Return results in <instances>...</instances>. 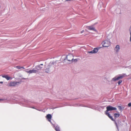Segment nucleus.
Instances as JSON below:
<instances>
[{
  "label": "nucleus",
  "mask_w": 131,
  "mask_h": 131,
  "mask_svg": "<svg viewBox=\"0 0 131 131\" xmlns=\"http://www.w3.org/2000/svg\"><path fill=\"white\" fill-rule=\"evenodd\" d=\"M129 30L130 31V40H131V26L130 27L129 29Z\"/></svg>",
  "instance_id": "17"
},
{
  "label": "nucleus",
  "mask_w": 131,
  "mask_h": 131,
  "mask_svg": "<svg viewBox=\"0 0 131 131\" xmlns=\"http://www.w3.org/2000/svg\"><path fill=\"white\" fill-rule=\"evenodd\" d=\"M3 99H0V100H3Z\"/></svg>",
  "instance_id": "24"
},
{
  "label": "nucleus",
  "mask_w": 131,
  "mask_h": 131,
  "mask_svg": "<svg viewBox=\"0 0 131 131\" xmlns=\"http://www.w3.org/2000/svg\"><path fill=\"white\" fill-rule=\"evenodd\" d=\"M118 109L120 110H121L122 109V107L121 106H118Z\"/></svg>",
  "instance_id": "18"
},
{
  "label": "nucleus",
  "mask_w": 131,
  "mask_h": 131,
  "mask_svg": "<svg viewBox=\"0 0 131 131\" xmlns=\"http://www.w3.org/2000/svg\"><path fill=\"white\" fill-rule=\"evenodd\" d=\"M114 117L115 118L118 117L120 116V114L119 113H115L114 115Z\"/></svg>",
  "instance_id": "13"
},
{
  "label": "nucleus",
  "mask_w": 131,
  "mask_h": 131,
  "mask_svg": "<svg viewBox=\"0 0 131 131\" xmlns=\"http://www.w3.org/2000/svg\"><path fill=\"white\" fill-rule=\"evenodd\" d=\"M107 109L106 111L105 112V114L112 121H114V119L112 118V117L110 115V114L108 112L109 111L113 110H116V108L113 107L110 105H109L107 107H106Z\"/></svg>",
  "instance_id": "1"
},
{
  "label": "nucleus",
  "mask_w": 131,
  "mask_h": 131,
  "mask_svg": "<svg viewBox=\"0 0 131 131\" xmlns=\"http://www.w3.org/2000/svg\"><path fill=\"white\" fill-rule=\"evenodd\" d=\"M119 49L120 48L119 46L118 45H117L115 48L114 50L116 52H118L119 51Z\"/></svg>",
  "instance_id": "11"
},
{
  "label": "nucleus",
  "mask_w": 131,
  "mask_h": 131,
  "mask_svg": "<svg viewBox=\"0 0 131 131\" xmlns=\"http://www.w3.org/2000/svg\"><path fill=\"white\" fill-rule=\"evenodd\" d=\"M98 51V49L96 48H94L93 50L88 52L90 53H95L97 52Z\"/></svg>",
  "instance_id": "8"
},
{
  "label": "nucleus",
  "mask_w": 131,
  "mask_h": 131,
  "mask_svg": "<svg viewBox=\"0 0 131 131\" xmlns=\"http://www.w3.org/2000/svg\"><path fill=\"white\" fill-rule=\"evenodd\" d=\"M2 77L6 78L7 80H9L10 79H12V78L9 77L8 75H5L2 76Z\"/></svg>",
  "instance_id": "10"
},
{
  "label": "nucleus",
  "mask_w": 131,
  "mask_h": 131,
  "mask_svg": "<svg viewBox=\"0 0 131 131\" xmlns=\"http://www.w3.org/2000/svg\"><path fill=\"white\" fill-rule=\"evenodd\" d=\"M49 120V121H50V120Z\"/></svg>",
  "instance_id": "26"
},
{
  "label": "nucleus",
  "mask_w": 131,
  "mask_h": 131,
  "mask_svg": "<svg viewBox=\"0 0 131 131\" xmlns=\"http://www.w3.org/2000/svg\"><path fill=\"white\" fill-rule=\"evenodd\" d=\"M86 28L89 30L95 31V28L92 26H88L86 27Z\"/></svg>",
  "instance_id": "9"
},
{
  "label": "nucleus",
  "mask_w": 131,
  "mask_h": 131,
  "mask_svg": "<svg viewBox=\"0 0 131 131\" xmlns=\"http://www.w3.org/2000/svg\"><path fill=\"white\" fill-rule=\"evenodd\" d=\"M122 80H120L118 82V84L119 85L120 84L122 83Z\"/></svg>",
  "instance_id": "19"
},
{
  "label": "nucleus",
  "mask_w": 131,
  "mask_h": 131,
  "mask_svg": "<svg viewBox=\"0 0 131 131\" xmlns=\"http://www.w3.org/2000/svg\"><path fill=\"white\" fill-rule=\"evenodd\" d=\"M56 131H60V130L59 127L58 126H56L55 129Z\"/></svg>",
  "instance_id": "15"
},
{
  "label": "nucleus",
  "mask_w": 131,
  "mask_h": 131,
  "mask_svg": "<svg viewBox=\"0 0 131 131\" xmlns=\"http://www.w3.org/2000/svg\"><path fill=\"white\" fill-rule=\"evenodd\" d=\"M102 44L103 46L104 47H107L110 45V42L108 40L104 41L102 42Z\"/></svg>",
  "instance_id": "2"
},
{
  "label": "nucleus",
  "mask_w": 131,
  "mask_h": 131,
  "mask_svg": "<svg viewBox=\"0 0 131 131\" xmlns=\"http://www.w3.org/2000/svg\"><path fill=\"white\" fill-rule=\"evenodd\" d=\"M128 106L129 107L131 106V103H129L128 104Z\"/></svg>",
  "instance_id": "20"
},
{
  "label": "nucleus",
  "mask_w": 131,
  "mask_h": 131,
  "mask_svg": "<svg viewBox=\"0 0 131 131\" xmlns=\"http://www.w3.org/2000/svg\"><path fill=\"white\" fill-rule=\"evenodd\" d=\"M73 56L72 54H69L67 56V58L68 61H70L72 62L73 60Z\"/></svg>",
  "instance_id": "3"
},
{
  "label": "nucleus",
  "mask_w": 131,
  "mask_h": 131,
  "mask_svg": "<svg viewBox=\"0 0 131 131\" xmlns=\"http://www.w3.org/2000/svg\"><path fill=\"white\" fill-rule=\"evenodd\" d=\"M15 67L17 68L18 69H20L21 68L25 69V68L24 67H20L19 66H16Z\"/></svg>",
  "instance_id": "16"
},
{
  "label": "nucleus",
  "mask_w": 131,
  "mask_h": 131,
  "mask_svg": "<svg viewBox=\"0 0 131 131\" xmlns=\"http://www.w3.org/2000/svg\"><path fill=\"white\" fill-rule=\"evenodd\" d=\"M124 77V75H121V76L118 77L117 78L115 77L113 78V81H115L116 80H118L120 79H122Z\"/></svg>",
  "instance_id": "6"
},
{
  "label": "nucleus",
  "mask_w": 131,
  "mask_h": 131,
  "mask_svg": "<svg viewBox=\"0 0 131 131\" xmlns=\"http://www.w3.org/2000/svg\"><path fill=\"white\" fill-rule=\"evenodd\" d=\"M40 65L42 66L43 64H40Z\"/></svg>",
  "instance_id": "23"
},
{
  "label": "nucleus",
  "mask_w": 131,
  "mask_h": 131,
  "mask_svg": "<svg viewBox=\"0 0 131 131\" xmlns=\"http://www.w3.org/2000/svg\"><path fill=\"white\" fill-rule=\"evenodd\" d=\"M3 83V82H0V83Z\"/></svg>",
  "instance_id": "25"
},
{
  "label": "nucleus",
  "mask_w": 131,
  "mask_h": 131,
  "mask_svg": "<svg viewBox=\"0 0 131 131\" xmlns=\"http://www.w3.org/2000/svg\"><path fill=\"white\" fill-rule=\"evenodd\" d=\"M73 61H76H76H77V59H75L74 60H73Z\"/></svg>",
  "instance_id": "21"
},
{
  "label": "nucleus",
  "mask_w": 131,
  "mask_h": 131,
  "mask_svg": "<svg viewBox=\"0 0 131 131\" xmlns=\"http://www.w3.org/2000/svg\"><path fill=\"white\" fill-rule=\"evenodd\" d=\"M18 83L17 82H10L8 85V86H14L17 85V83Z\"/></svg>",
  "instance_id": "5"
},
{
  "label": "nucleus",
  "mask_w": 131,
  "mask_h": 131,
  "mask_svg": "<svg viewBox=\"0 0 131 131\" xmlns=\"http://www.w3.org/2000/svg\"><path fill=\"white\" fill-rule=\"evenodd\" d=\"M51 66L50 64L48 65L46 69L45 70V72L47 73H49L50 72V69L51 68Z\"/></svg>",
  "instance_id": "7"
},
{
  "label": "nucleus",
  "mask_w": 131,
  "mask_h": 131,
  "mask_svg": "<svg viewBox=\"0 0 131 131\" xmlns=\"http://www.w3.org/2000/svg\"><path fill=\"white\" fill-rule=\"evenodd\" d=\"M35 68L38 71V70H40L42 68V67H41L40 65H39L36 66Z\"/></svg>",
  "instance_id": "12"
},
{
  "label": "nucleus",
  "mask_w": 131,
  "mask_h": 131,
  "mask_svg": "<svg viewBox=\"0 0 131 131\" xmlns=\"http://www.w3.org/2000/svg\"><path fill=\"white\" fill-rule=\"evenodd\" d=\"M51 114H48L46 116V118L47 119H50L51 118Z\"/></svg>",
  "instance_id": "14"
},
{
  "label": "nucleus",
  "mask_w": 131,
  "mask_h": 131,
  "mask_svg": "<svg viewBox=\"0 0 131 131\" xmlns=\"http://www.w3.org/2000/svg\"><path fill=\"white\" fill-rule=\"evenodd\" d=\"M84 32V30H83L81 31V33H82Z\"/></svg>",
  "instance_id": "22"
},
{
  "label": "nucleus",
  "mask_w": 131,
  "mask_h": 131,
  "mask_svg": "<svg viewBox=\"0 0 131 131\" xmlns=\"http://www.w3.org/2000/svg\"><path fill=\"white\" fill-rule=\"evenodd\" d=\"M25 71L26 72L29 74H31L32 73H36L37 72V70L34 69L30 70L28 71L25 70Z\"/></svg>",
  "instance_id": "4"
}]
</instances>
